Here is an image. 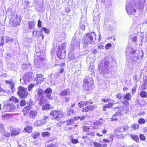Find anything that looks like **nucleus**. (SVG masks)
Returning <instances> with one entry per match:
<instances>
[{
	"label": "nucleus",
	"instance_id": "obj_1",
	"mask_svg": "<svg viewBox=\"0 0 147 147\" xmlns=\"http://www.w3.org/2000/svg\"><path fill=\"white\" fill-rule=\"evenodd\" d=\"M125 53L127 61L131 63H134L138 59L143 57L144 54L142 50H137L131 47H127Z\"/></svg>",
	"mask_w": 147,
	"mask_h": 147
},
{
	"label": "nucleus",
	"instance_id": "obj_2",
	"mask_svg": "<svg viewBox=\"0 0 147 147\" xmlns=\"http://www.w3.org/2000/svg\"><path fill=\"white\" fill-rule=\"evenodd\" d=\"M114 60L111 57H106L101 62L99 66L100 73L102 74H108L111 71V67Z\"/></svg>",
	"mask_w": 147,
	"mask_h": 147
},
{
	"label": "nucleus",
	"instance_id": "obj_3",
	"mask_svg": "<svg viewBox=\"0 0 147 147\" xmlns=\"http://www.w3.org/2000/svg\"><path fill=\"white\" fill-rule=\"evenodd\" d=\"M35 52L34 55V66L38 68H42L47 64V61L45 58V54L42 52L37 51L36 50Z\"/></svg>",
	"mask_w": 147,
	"mask_h": 147
},
{
	"label": "nucleus",
	"instance_id": "obj_4",
	"mask_svg": "<svg viewBox=\"0 0 147 147\" xmlns=\"http://www.w3.org/2000/svg\"><path fill=\"white\" fill-rule=\"evenodd\" d=\"M138 0H126V8L128 14L134 15L136 12L135 8H137L139 4Z\"/></svg>",
	"mask_w": 147,
	"mask_h": 147
},
{
	"label": "nucleus",
	"instance_id": "obj_5",
	"mask_svg": "<svg viewBox=\"0 0 147 147\" xmlns=\"http://www.w3.org/2000/svg\"><path fill=\"white\" fill-rule=\"evenodd\" d=\"M96 35L94 32L88 33L84 35L82 42L86 45L92 44L96 40Z\"/></svg>",
	"mask_w": 147,
	"mask_h": 147
},
{
	"label": "nucleus",
	"instance_id": "obj_6",
	"mask_svg": "<svg viewBox=\"0 0 147 147\" xmlns=\"http://www.w3.org/2000/svg\"><path fill=\"white\" fill-rule=\"evenodd\" d=\"M84 84L83 86V88L86 90H90L93 83L92 78L88 76L86 77L84 80Z\"/></svg>",
	"mask_w": 147,
	"mask_h": 147
},
{
	"label": "nucleus",
	"instance_id": "obj_7",
	"mask_svg": "<svg viewBox=\"0 0 147 147\" xmlns=\"http://www.w3.org/2000/svg\"><path fill=\"white\" fill-rule=\"evenodd\" d=\"M50 115L51 116L53 120L60 121L63 116V114L59 112L58 111L54 110L51 112Z\"/></svg>",
	"mask_w": 147,
	"mask_h": 147
},
{
	"label": "nucleus",
	"instance_id": "obj_8",
	"mask_svg": "<svg viewBox=\"0 0 147 147\" xmlns=\"http://www.w3.org/2000/svg\"><path fill=\"white\" fill-rule=\"evenodd\" d=\"M70 90L67 89L61 91L59 94L60 97L63 98V100L65 102H68L70 100Z\"/></svg>",
	"mask_w": 147,
	"mask_h": 147
},
{
	"label": "nucleus",
	"instance_id": "obj_9",
	"mask_svg": "<svg viewBox=\"0 0 147 147\" xmlns=\"http://www.w3.org/2000/svg\"><path fill=\"white\" fill-rule=\"evenodd\" d=\"M80 44V40L79 39L77 38L76 37H73L71 42V50H74L75 47L79 49Z\"/></svg>",
	"mask_w": 147,
	"mask_h": 147
},
{
	"label": "nucleus",
	"instance_id": "obj_10",
	"mask_svg": "<svg viewBox=\"0 0 147 147\" xmlns=\"http://www.w3.org/2000/svg\"><path fill=\"white\" fill-rule=\"evenodd\" d=\"M4 107L6 108V111H7L10 112L14 111L15 110L17 109L20 108V105L19 104H16V105L9 102V104L5 105Z\"/></svg>",
	"mask_w": 147,
	"mask_h": 147
},
{
	"label": "nucleus",
	"instance_id": "obj_11",
	"mask_svg": "<svg viewBox=\"0 0 147 147\" xmlns=\"http://www.w3.org/2000/svg\"><path fill=\"white\" fill-rule=\"evenodd\" d=\"M17 94L21 98H26L28 94L27 88H24L21 86H20Z\"/></svg>",
	"mask_w": 147,
	"mask_h": 147
},
{
	"label": "nucleus",
	"instance_id": "obj_12",
	"mask_svg": "<svg viewBox=\"0 0 147 147\" xmlns=\"http://www.w3.org/2000/svg\"><path fill=\"white\" fill-rule=\"evenodd\" d=\"M34 75L32 73H26L23 77V80L26 83L27 82H30L32 81L34 78Z\"/></svg>",
	"mask_w": 147,
	"mask_h": 147
},
{
	"label": "nucleus",
	"instance_id": "obj_13",
	"mask_svg": "<svg viewBox=\"0 0 147 147\" xmlns=\"http://www.w3.org/2000/svg\"><path fill=\"white\" fill-rule=\"evenodd\" d=\"M58 57L60 59H63L66 55V51L65 50H59L57 52Z\"/></svg>",
	"mask_w": 147,
	"mask_h": 147
},
{
	"label": "nucleus",
	"instance_id": "obj_14",
	"mask_svg": "<svg viewBox=\"0 0 147 147\" xmlns=\"http://www.w3.org/2000/svg\"><path fill=\"white\" fill-rule=\"evenodd\" d=\"M45 92L47 98L49 99L53 100V96H51V93L52 90L51 88H47L45 90Z\"/></svg>",
	"mask_w": 147,
	"mask_h": 147
},
{
	"label": "nucleus",
	"instance_id": "obj_15",
	"mask_svg": "<svg viewBox=\"0 0 147 147\" xmlns=\"http://www.w3.org/2000/svg\"><path fill=\"white\" fill-rule=\"evenodd\" d=\"M94 107L92 105H89L82 109V112H87L93 110Z\"/></svg>",
	"mask_w": 147,
	"mask_h": 147
},
{
	"label": "nucleus",
	"instance_id": "obj_16",
	"mask_svg": "<svg viewBox=\"0 0 147 147\" xmlns=\"http://www.w3.org/2000/svg\"><path fill=\"white\" fill-rule=\"evenodd\" d=\"M9 102H11L12 103L16 105V104H19L18 103V99L14 97V96H12L9 99Z\"/></svg>",
	"mask_w": 147,
	"mask_h": 147
},
{
	"label": "nucleus",
	"instance_id": "obj_17",
	"mask_svg": "<svg viewBox=\"0 0 147 147\" xmlns=\"http://www.w3.org/2000/svg\"><path fill=\"white\" fill-rule=\"evenodd\" d=\"M37 114V112L35 111H31L29 114V116L30 118L33 119L35 118Z\"/></svg>",
	"mask_w": 147,
	"mask_h": 147
},
{
	"label": "nucleus",
	"instance_id": "obj_18",
	"mask_svg": "<svg viewBox=\"0 0 147 147\" xmlns=\"http://www.w3.org/2000/svg\"><path fill=\"white\" fill-rule=\"evenodd\" d=\"M45 124L42 119L37 120L34 123V125L35 126H40Z\"/></svg>",
	"mask_w": 147,
	"mask_h": 147
},
{
	"label": "nucleus",
	"instance_id": "obj_19",
	"mask_svg": "<svg viewBox=\"0 0 147 147\" xmlns=\"http://www.w3.org/2000/svg\"><path fill=\"white\" fill-rule=\"evenodd\" d=\"M93 20L95 22H98L99 21L100 17V14H99L98 13V14L96 15L94 13L93 14Z\"/></svg>",
	"mask_w": 147,
	"mask_h": 147
},
{
	"label": "nucleus",
	"instance_id": "obj_20",
	"mask_svg": "<svg viewBox=\"0 0 147 147\" xmlns=\"http://www.w3.org/2000/svg\"><path fill=\"white\" fill-rule=\"evenodd\" d=\"M36 77H37V80L40 83L42 82L44 80V78H43V76L41 74H37Z\"/></svg>",
	"mask_w": 147,
	"mask_h": 147
},
{
	"label": "nucleus",
	"instance_id": "obj_21",
	"mask_svg": "<svg viewBox=\"0 0 147 147\" xmlns=\"http://www.w3.org/2000/svg\"><path fill=\"white\" fill-rule=\"evenodd\" d=\"M20 133V130L19 129H17L13 130L11 132V136L12 137L15 136Z\"/></svg>",
	"mask_w": 147,
	"mask_h": 147
},
{
	"label": "nucleus",
	"instance_id": "obj_22",
	"mask_svg": "<svg viewBox=\"0 0 147 147\" xmlns=\"http://www.w3.org/2000/svg\"><path fill=\"white\" fill-rule=\"evenodd\" d=\"M5 83L7 84H9L10 88L12 90V91H13L14 89V83L10 81L6 80Z\"/></svg>",
	"mask_w": 147,
	"mask_h": 147
},
{
	"label": "nucleus",
	"instance_id": "obj_23",
	"mask_svg": "<svg viewBox=\"0 0 147 147\" xmlns=\"http://www.w3.org/2000/svg\"><path fill=\"white\" fill-rule=\"evenodd\" d=\"M75 121V120L74 118L68 120L66 121V125L70 126L72 124H73Z\"/></svg>",
	"mask_w": 147,
	"mask_h": 147
},
{
	"label": "nucleus",
	"instance_id": "obj_24",
	"mask_svg": "<svg viewBox=\"0 0 147 147\" xmlns=\"http://www.w3.org/2000/svg\"><path fill=\"white\" fill-rule=\"evenodd\" d=\"M20 20H15L12 22V24L13 26L14 27H17L19 26L20 22Z\"/></svg>",
	"mask_w": 147,
	"mask_h": 147
},
{
	"label": "nucleus",
	"instance_id": "obj_25",
	"mask_svg": "<svg viewBox=\"0 0 147 147\" xmlns=\"http://www.w3.org/2000/svg\"><path fill=\"white\" fill-rule=\"evenodd\" d=\"M36 24L35 22L34 21H30L28 23V27L29 29H33Z\"/></svg>",
	"mask_w": 147,
	"mask_h": 147
},
{
	"label": "nucleus",
	"instance_id": "obj_26",
	"mask_svg": "<svg viewBox=\"0 0 147 147\" xmlns=\"http://www.w3.org/2000/svg\"><path fill=\"white\" fill-rule=\"evenodd\" d=\"M123 98L125 99L130 100L131 98V94L129 93H127L125 95L123 96Z\"/></svg>",
	"mask_w": 147,
	"mask_h": 147
},
{
	"label": "nucleus",
	"instance_id": "obj_27",
	"mask_svg": "<svg viewBox=\"0 0 147 147\" xmlns=\"http://www.w3.org/2000/svg\"><path fill=\"white\" fill-rule=\"evenodd\" d=\"M129 128V127L127 125H125L123 127V130H121V129H123L122 127H119V130L121 132H124L126 131Z\"/></svg>",
	"mask_w": 147,
	"mask_h": 147
},
{
	"label": "nucleus",
	"instance_id": "obj_28",
	"mask_svg": "<svg viewBox=\"0 0 147 147\" xmlns=\"http://www.w3.org/2000/svg\"><path fill=\"white\" fill-rule=\"evenodd\" d=\"M51 106L50 104H47L46 105L42 106V109L43 110L49 109L51 108Z\"/></svg>",
	"mask_w": 147,
	"mask_h": 147
},
{
	"label": "nucleus",
	"instance_id": "obj_29",
	"mask_svg": "<svg viewBox=\"0 0 147 147\" xmlns=\"http://www.w3.org/2000/svg\"><path fill=\"white\" fill-rule=\"evenodd\" d=\"M140 95L141 97L146 98L147 97V92L145 91H142L140 92Z\"/></svg>",
	"mask_w": 147,
	"mask_h": 147
},
{
	"label": "nucleus",
	"instance_id": "obj_30",
	"mask_svg": "<svg viewBox=\"0 0 147 147\" xmlns=\"http://www.w3.org/2000/svg\"><path fill=\"white\" fill-rule=\"evenodd\" d=\"M113 105V103L110 102L108 104H106L103 106L104 108H109L111 107Z\"/></svg>",
	"mask_w": 147,
	"mask_h": 147
},
{
	"label": "nucleus",
	"instance_id": "obj_31",
	"mask_svg": "<svg viewBox=\"0 0 147 147\" xmlns=\"http://www.w3.org/2000/svg\"><path fill=\"white\" fill-rule=\"evenodd\" d=\"M32 127H31L28 126L24 128V130L27 132L31 133L32 132Z\"/></svg>",
	"mask_w": 147,
	"mask_h": 147
},
{
	"label": "nucleus",
	"instance_id": "obj_32",
	"mask_svg": "<svg viewBox=\"0 0 147 147\" xmlns=\"http://www.w3.org/2000/svg\"><path fill=\"white\" fill-rule=\"evenodd\" d=\"M131 138L134 140L138 142L139 140V138L138 136L134 135V134H131L130 135Z\"/></svg>",
	"mask_w": 147,
	"mask_h": 147
},
{
	"label": "nucleus",
	"instance_id": "obj_33",
	"mask_svg": "<svg viewBox=\"0 0 147 147\" xmlns=\"http://www.w3.org/2000/svg\"><path fill=\"white\" fill-rule=\"evenodd\" d=\"M74 118L75 119V120L80 119L81 121H82L85 118V117L84 116H82L75 117Z\"/></svg>",
	"mask_w": 147,
	"mask_h": 147
},
{
	"label": "nucleus",
	"instance_id": "obj_34",
	"mask_svg": "<svg viewBox=\"0 0 147 147\" xmlns=\"http://www.w3.org/2000/svg\"><path fill=\"white\" fill-rule=\"evenodd\" d=\"M41 134L43 137L49 136L51 135L50 133L48 131L43 132Z\"/></svg>",
	"mask_w": 147,
	"mask_h": 147
},
{
	"label": "nucleus",
	"instance_id": "obj_35",
	"mask_svg": "<svg viewBox=\"0 0 147 147\" xmlns=\"http://www.w3.org/2000/svg\"><path fill=\"white\" fill-rule=\"evenodd\" d=\"M139 127V125L138 124H135L132 125H131V127L133 130H136L138 129Z\"/></svg>",
	"mask_w": 147,
	"mask_h": 147
},
{
	"label": "nucleus",
	"instance_id": "obj_36",
	"mask_svg": "<svg viewBox=\"0 0 147 147\" xmlns=\"http://www.w3.org/2000/svg\"><path fill=\"white\" fill-rule=\"evenodd\" d=\"M32 136L35 139L38 137L39 134L37 132H34L32 134Z\"/></svg>",
	"mask_w": 147,
	"mask_h": 147
},
{
	"label": "nucleus",
	"instance_id": "obj_37",
	"mask_svg": "<svg viewBox=\"0 0 147 147\" xmlns=\"http://www.w3.org/2000/svg\"><path fill=\"white\" fill-rule=\"evenodd\" d=\"M140 88L143 90H145L147 88V86L145 83L143 84L142 85H140L139 87Z\"/></svg>",
	"mask_w": 147,
	"mask_h": 147
},
{
	"label": "nucleus",
	"instance_id": "obj_38",
	"mask_svg": "<svg viewBox=\"0 0 147 147\" xmlns=\"http://www.w3.org/2000/svg\"><path fill=\"white\" fill-rule=\"evenodd\" d=\"M1 134L3 136L7 137H8L10 136V134L7 132H6L5 130L3 131V132H2Z\"/></svg>",
	"mask_w": 147,
	"mask_h": 147
},
{
	"label": "nucleus",
	"instance_id": "obj_39",
	"mask_svg": "<svg viewBox=\"0 0 147 147\" xmlns=\"http://www.w3.org/2000/svg\"><path fill=\"white\" fill-rule=\"evenodd\" d=\"M78 105L80 107H84V105H85V101L80 102L78 104Z\"/></svg>",
	"mask_w": 147,
	"mask_h": 147
},
{
	"label": "nucleus",
	"instance_id": "obj_40",
	"mask_svg": "<svg viewBox=\"0 0 147 147\" xmlns=\"http://www.w3.org/2000/svg\"><path fill=\"white\" fill-rule=\"evenodd\" d=\"M45 100L44 99H43L42 98H40L39 102V103L40 105H42L44 104V103H45Z\"/></svg>",
	"mask_w": 147,
	"mask_h": 147
},
{
	"label": "nucleus",
	"instance_id": "obj_41",
	"mask_svg": "<svg viewBox=\"0 0 147 147\" xmlns=\"http://www.w3.org/2000/svg\"><path fill=\"white\" fill-rule=\"evenodd\" d=\"M145 120L142 118H140L138 120V123L139 124H144L145 123Z\"/></svg>",
	"mask_w": 147,
	"mask_h": 147
},
{
	"label": "nucleus",
	"instance_id": "obj_42",
	"mask_svg": "<svg viewBox=\"0 0 147 147\" xmlns=\"http://www.w3.org/2000/svg\"><path fill=\"white\" fill-rule=\"evenodd\" d=\"M42 29L46 34H48L50 33V30L49 29H47L45 27H43L42 28Z\"/></svg>",
	"mask_w": 147,
	"mask_h": 147
},
{
	"label": "nucleus",
	"instance_id": "obj_43",
	"mask_svg": "<svg viewBox=\"0 0 147 147\" xmlns=\"http://www.w3.org/2000/svg\"><path fill=\"white\" fill-rule=\"evenodd\" d=\"M20 105L21 106L23 107L26 104V102L24 100H21L20 103Z\"/></svg>",
	"mask_w": 147,
	"mask_h": 147
},
{
	"label": "nucleus",
	"instance_id": "obj_44",
	"mask_svg": "<svg viewBox=\"0 0 147 147\" xmlns=\"http://www.w3.org/2000/svg\"><path fill=\"white\" fill-rule=\"evenodd\" d=\"M83 128V130L86 132H88L89 131V128L86 125L84 126Z\"/></svg>",
	"mask_w": 147,
	"mask_h": 147
},
{
	"label": "nucleus",
	"instance_id": "obj_45",
	"mask_svg": "<svg viewBox=\"0 0 147 147\" xmlns=\"http://www.w3.org/2000/svg\"><path fill=\"white\" fill-rule=\"evenodd\" d=\"M6 43L8 42H13V39L12 38H10L9 37L7 36L6 37Z\"/></svg>",
	"mask_w": 147,
	"mask_h": 147
},
{
	"label": "nucleus",
	"instance_id": "obj_46",
	"mask_svg": "<svg viewBox=\"0 0 147 147\" xmlns=\"http://www.w3.org/2000/svg\"><path fill=\"white\" fill-rule=\"evenodd\" d=\"M42 35V31L41 29H39V30L38 31V34L37 36L38 37H40Z\"/></svg>",
	"mask_w": 147,
	"mask_h": 147
},
{
	"label": "nucleus",
	"instance_id": "obj_47",
	"mask_svg": "<svg viewBox=\"0 0 147 147\" xmlns=\"http://www.w3.org/2000/svg\"><path fill=\"white\" fill-rule=\"evenodd\" d=\"M0 130L1 133H3V131L5 130L4 129V125L2 123H0Z\"/></svg>",
	"mask_w": 147,
	"mask_h": 147
},
{
	"label": "nucleus",
	"instance_id": "obj_48",
	"mask_svg": "<svg viewBox=\"0 0 147 147\" xmlns=\"http://www.w3.org/2000/svg\"><path fill=\"white\" fill-rule=\"evenodd\" d=\"M49 117L48 116H46L44 115L43 117V119H42V121L45 122V123L47 122V119Z\"/></svg>",
	"mask_w": 147,
	"mask_h": 147
},
{
	"label": "nucleus",
	"instance_id": "obj_49",
	"mask_svg": "<svg viewBox=\"0 0 147 147\" xmlns=\"http://www.w3.org/2000/svg\"><path fill=\"white\" fill-rule=\"evenodd\" d=\"M116 97L119 99H121L123 97V96L122 94L119 93L117 94L116 96Z\"/></svg>",
	"mask_w": 147,
	"mask_h": 147
},
{
	"label": "nucleus",
	"instance_id": "obj_50",
	"mask_svg": "<svg viewBox=\"0 0 147 147\" xmlns=\"http://www.w3.org/2000/svg\"><path fill=\"white\" fill-rule=\"evenodd\" d=\"M66 47L65 44H62L61 46H59V50H64Z\"/></svg>",
	"mask_w": 147,
	"mask_h": 147
},
{
	"label": "nucleus",
	"instance_id": "obj_51",
	"mask_svg": "<svg viewBox=\"0 0 147 147\" xmlns=\"http://www.w3.org/2000/svg\"><path fill=\"white\" fill-rule=\"evenodd\" d=\"M71 142L74 144H77L79 142L78 140V139H72Z\"/></svg>",
	"mask_w": 147,
	"mask_h": 147
},
{
	"label": "nucleus",
	"instance_id": "obj_52",
	"mask_svg": "<svg viewBox=\"0 0 147 147\" xmlns=\"http://www.w3.org/2000/svg\"><path fill=\"white\" fill-rule=\"evenodd\" d=\"M28 67V65L27 64H22L21 66V67L22 68L24 69H27Z\"/></svg>",
	"mask_w": 147,
	"mask_h": 147
},
{
	"label": "nucleus",
	"instance_id": "obj_53",
	"mask_svg": "<svg viewBox=\"0 0 147 147\" xmlns=\"http://www.w3.org/2000/svg\"><path fill=\"white\" fill-rule=\"evenodd\" d=\"M31 109V106L30 105L26 106V107H25L23 109V110H25V111H29Z\"/></svg>",
	"mask_w": 147,
	"mask_h": 147
},
{
	"label": "nucleus",
	"instance_id": "obj_54",
	"mask_svg": "<svg viewBox=\"0 0 147 147\" xmlns=\"http://www.w3.org/2000/svg\"><path fill=\"white\" fill-rule=\"evenodd\" d=\"M75 58V55L73 54H71L70 55L69 57V61L72 60Z\"/></svg>",
	"mask_w": 147,
	"mask_h": 147
},
{
	"label": "nucleus",
	"instance_id": "obj_55",
	"mask_svg": "<svg viewBox=\"0 0 147 147\" xmlns=\"http://www.w3.org/2000/svg\"><path fill=\"white\" fill-rule=\"evenodd\" d=\"M79 26L80 27V28L82 30H84L85 28V25L82 23L80 24Z\"/></svg>",
	"mask_w": 147,
	"mask_h": 147
},
{
	"label": "nucleus",
	"instance_id": "obj_56",
	"mask_svg": "<svg viewBox=\"0 0 147 147\" xmlns=\"http://www.w3.org/2000/svg\"><path fill=\"white\" fill-rule=\"evenodd\" d=\"M140 138L141 140H145V137L143 134H140Z\"/></svg>",
	"mask_w": 147,
	"mask_h": 147
},
{
	"label": "nucleus",
	"instance_id": "obj_57",
	"mask_svg": "<svg viewBox=\"0 0 147 147\" xmlns=\"http://www.w3.org/2000/svg\"><path fill=\"white\" fill-rule=\"evenodd\" d=\"M67 112H69L70 113H71V114H73L74 113V110L71 108L69 107L68 108L67 110Z\"/></svg>",
	"mask_w": 147,
	"mask_h": 147
},
{
	"label": "nucleus",
	"instance_id": "obj_58",
	"mask_svg": "<svg viewBox=\"0 0 147 147\" xmlns=\"http://www.w3.org/2000/svg\"><path fill=\"white\" fill-rule=\"evenodd\" d=\"M94 144L95 147H101V145L97 142H94Z\"/></svg>",
	"mask_w": 147,
	"mask_h": 147
},
{
	"label": "nucleus",
	"instance_id": "obj_59",
	"mask_svg": "<svg viewBox=\"0 0 147 147\" xmlns=\"http://www.w3.org/2000/svg\"><path fill=\"white\" fill-rule=\"evenodd\" d=\"M34 85L33 84H30L28 87V90L29 91H30L34 87Z\"/></svg>",
	"mask_w": 147,
	"mask_h": 147
},
{
	"label": "nucleus",
	"instance_id": "obj_60",
	"mask_svg": "<svg viewBox=\"0 0 147 147\" xmlns=\"http://www.w3.org/2000/svg\"><path fill=\"white\" fill-rule=\"evenodd\" d=\"M37 25L38 28L41 27L42 22L40 20H38Z\"/></svg>",
	"mask_w": 147,
	"mask_h": 147
},
{
	"label": "nucleus",
	"instance_id": "obj_61",
	"mask_svg": "<svg viewBox=\"0 0 147 147\" xmlns=\"http://www.w3.org/2000/svg\"><path fill=\"white\" fill-rule=\"evenodd\" d=\"M85 106L92 104L93 103V102H91V100H90L88 101H85Z\"/></svg>",
	"mask_w": 147,
	"mask_h": 147
},
{
	"label": "nucleus",
	"instance_id": "obj_62",
	"mask_svg": "<svg viewBox=\"0 0 147 147\" xmlns=\"http://www.w3.org/2000/svg\"><path fill=\"white\" fill-rule=\"evenodd\" d=\"M116 116H115V115H113L112 118L111 119V121H117L118 120V119L117 118H116Z\"/></svg>",
	"mask_w": 147,
	"mask_h": 147
},
{
	"label": "nucleus",
	"instance_id": "obj_63",
	"mask_svg": "<svg viewBox=\"0 0 147 147\" xmlns=\"http://www.w3.org/2000/svg\"><path fill=\"white\" fill-rule=\"evenodd\" d=\"M111 46V44L110 43H108L107 44L105 47V48L106 49H108L109 47Z\"/></svg>",
	"mask_w": 147,
	"mask_h": 147
},
{
	"label": "nucleus",
	"instance_id": "obj_64",
	"mask_svg": "<svg viewBox=\"0 0 147 147\" xmlns=\"http://www.w3.org/2000/svg\"><path fill=\"white\" fill-rule=\"evenodd\" d=\"M42 90L41 89H40L38 90L37 92L38 94L40 96H42Z\"/></svg>",
	"mask_w": 147,
	"mask_h": 147
}]
</instances>
